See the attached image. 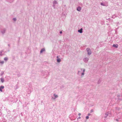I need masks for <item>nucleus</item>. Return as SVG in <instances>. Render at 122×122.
<instances>
[{
  "label": "nucleus",
  "mask_w": 122,
  "mask_h": 122,
  "mask_svg": "<svg viewBox=\"0 0 122 122\" xmlns=\"http://www.w3.org/2000/svg\"><path fill=\"white\" fill-rule=\"evenodd\" d=\"M85 70L84 68H79L78 70L77 74L79 75H80L81 74V77H82L84 76L85 74Z\"/></svg>",
  "instance_id": "obj_1"
},
{
  "label": "nucleus",
  "mask_w": 122,
  "mask_h": 122,
  "mask_svg": "<svg viewBox=\"0 0 122 122\" xmlns=\"http://www.w3.org/2000/svg\"><path fill=\"white\" fill-rule=\"evenodd\" d=\"M42 74L43 76H44L45 77L48 76L49 75V73L47 71H43Z\"/></svg>",
  "instance_id": "obj_2"
},
{
  "label": "nucleus",
  "mask_w": 122,
  "mask_h": 122,
  "mask_svg": "<svg viewBox=\"0 0 122 122\" xmlns=\"http://www.w3.org/2000/svg\"><path fill=\"white\" fill-rule=\"evenodd\" d=\"M86 50L87 52V54L88 55H90L92 53V52L90 49L89 48H87Z\"/></svg>",
  "instance_id": "obj_3"
},
{
  "label": "nucleus",
  "mask_w": 122,
  "mask_h": 122,
  "mask_svg": "<svg viewBox=\"0 0 122 122\" xmlns=\"http://www.w3.org/2000/svg\"><path fill=\"white\" fill-rule=\"evenodd\" d=\"M57 3V1L55 0L53 2V6L54 7V8L55 9V5Z\"/></svg>",
  "instance_id": "obj_4"
},
{
  "label": "nucleus",
  "mask_w": 122,
  "mask_h": 122,
  "mask_svg": "<svg viewBox=\"0 0 122 122\" xmlns=\"http://www.w3.org/2000/svg\"><path fill=\"white\" fill-rule=\"evenodd\" d=\"M89 60V58L87 57L84 58H83V60L84 62L86 63Z\"/></svg>",
  "instance_id": "obj_5"
},
{
  "label": "nucleus",
  "mask_w": 122,
  "mask_h": 122,
  "mask_svg": "<svg viewBox=\"0 0 122 122\" xmlns=\"http://www.w3.org/2000/svg\"><path fill=\"white\" fill-rule=\"evenodd\" d=\"M6 29L5 28L1 29V32L2 34H4L5 32Z\"/></svg>",
  "instance_id": "obj_6"
},
{
  "label": "nucleus",
  "mask_w": 122,
  "mask_h": 122,
  "mask_svg": "<svg viewBox=\"0 0 122 122\" xmlns=\"http://www.w3.org/2000/svg\"><path fill=\"white\" fill-rule=\"evenodd\" d=\"M110 115L109 114V113L108 112H107L105 113V115L104 116L106 118L107 117V116H110Z\"/></svg>",
  "instance_id": "obj_7"
},
{
  "label": "nucleus",
  "mask_w": 122,
  "mask_h": 122,
  "mask_svg": "<svg viewBox=\"0 0 122 122\" xmlns=\"http://www.w3.org/2000/svg\"><path fill=\"white\" fill-rule=\"evenodd\" d=\"M81 8L80 6H78L77 8V11H80L81 10Z\"/></svg>",
  "instance_id": "obj_8"
},
{
  "label": "nucleus",
  "mask_w": 122,
  "mask_h": 122,
  "mask_svg": "<svg viewBox=\"0 0 122 122\" xmlns=\"http://www.w3.org/2000/svg\"><path fill=\"white\" fill-rule=\"evenodd\" d=\"M45 51V49L44 48H43L42 49H41V50L40 51V54H41L43 51Z\"/></svg>",
  "instance_id": "obj_9"
},
{
  "label": "nucleus",
  "mask_w": 122,
  "mask_h": 122,
  "mask_svg": "<svg viewBox=\"0 0 122 122\" xmlns=\"http://www.w3.org/2000/svg\"><path fill=\"white\" fill-rule=\"evenodd\" d=\"M83 29L82 28H81L80 30H78V32L80 33H82V32Z\"/></svg>",
  "instance_id": "obj_10"
},
{
  "label": "nucleus",
  "mask_w": 122,
  "mask_h": 122,
  "mask_svg": "<svg viewBox=\"0 0 122 122\" xmlns=\"http://www.w3.org/2000/svg\"><path fill=\"white\" fill-rule=\"evenodd\" d=\"M56 58H58L57 59V61L58 62H60L61 61V59L60 58H58V56H57Z\"/></svg>",
  "instance_id": "obj_11"
},
{
  "label": "nucleus",
  "mask_w": 122,
  "mask_h": 122,
  "mask_svg": "<svg viewBox=\"0 0 122 122\" xmlns=\"http://www.w3.org/2000/svg\"><path fill=\"white\" fill-rule=\"evenodd\" d=\"M53 96L54 97V99H56L58 97V95L55 94H54Z\"/></svg>",
  "instance_id": "obj_12"
},
{
  "label": "nucleus",
  "mask_w": 122,
  "mask_h": 122,
  "mask_svg": "<svg viewBox=\"0 0 122 122\" xmlns=\"http://www.w3.org/2000/svg\"><path fill=\"white\" fill-rule=\"evenodd\" d=\"M4 88V86H1L0 87V91L2 92V89H3Z\"/></svg>",
  "instance_id": "obj_13"
},
{
  "label": "nucleus",
  "mask_w": 122,
  "mask_h": 122,
  "mask_svg": "<svg viewBox=\"0 0 122 122\" xmlns=\"http://www.w3.org/2000/svg\"><path fill=\"white\" fill-rule=\"evenodd\" d=\"M113 46L116 48H117L118 47V45L117 44H113Z\"/></svg>",
  "instance_id": "obj_14"
},
{
  "label": "nucleus",
  "mask_w": 122,
  "mask_h": 122,
  "mask_svg": "<svg viewBox=\"0 0 122 122\" xmlns=\"http://www.w3.org/2000/svg\"><path fill=\"white\" fill-rule=\"evenodd\" d=\"M1 81L3 83L4 81V80L3 78H1L0 79Z\"/></svg>",
  "instance_id": "obj_15"
},
{
  "label": "nucleus",
  "mask_w": 122,
  "mask_h": 122,
  "mask_svg": "<svg viewBox=\"0 0 122 122\" xmlns=\"http://www.w3.org/2000/svg\"><path fill=\"white\" fill-rule=\"evenodd\" d=\"M4 61H1L0 60V63L1 64H4Z\"/></svg>",
  "instance_id": "obj_16"
},
{
  "label": "nucleus",
  "mask_w": 122,
  "mask_h": 122,
  "mask_svg": "<svg viewBox=\"0 0 122 122\" xmlns=\"http://www.w3.org/2000/svg\"><path fill=\"white\" fill-rule=\"evenodd\" d=\"M8 60V58L6 57H5L4 58V60H5V61H7Z\"/></svg>",
  "instance_id": "obj_17"
},
{
  "label": "nucleus",
  "mask_w": 122,
  "mask_h": 122,
  "mask_svg": "<svg viewBox=\"0 0 122 122\" xmlns=\"http://www.w3.org/2000/svg\"><path fill=\"white\" fill-rule=\"evenodd\" d=\"M3 52V51H1L0 52V55L2 56V53Z\"/></svg>",
  "instance_id": "obj_18"
},
{
  "label": "nucleus",
  "mask_w": 122,
  "mask_h": 122,
  "mask_svg": "<svg viewBox=\"0 0 122 122\" xmlns=\"http://www.w3.org/2000/svg\"><path fill=\"white\" fill-rule=\"evenodd\" d=\"M13 20H14L15 21L16 20V18H14L13 19Z\"/></svg>",
  "instance_id": "obj_19"
},
{
  "label": "nucleus",
  "mask_w": 122,
  "mask_h": 122,
  "mask_svg": "<svg viewBox=\"0 0 122 122\" xmlns=\"http://www.w3.org/2000/svg\"><path fill=\"white\" fill-rule=\"evenodd\" d=\"M101 5H103V6H104L105 5L104 4H103V3H101Z\"/></svg>",
  "instance_id": "obj_20"
},
{
  "label": "nucleus",
  "mask_w": 122,
  "mask_h": 122,
  "mask_svg": "<svg viewBox=\"0 0 122 122\" xmlns=\"http://www.w3.org/2000/svg\"><path fill=\"white\" fill-rule=\"evenodd\" d=\"M120 108H117V107H116V110H119L120 109Z\"/></svg>",
  "instance_id": "obj_21"
},
{
  "label": "nucleus",
  "mask_w": 122,
  "mask_h": 122,
  "mask_svg": "<svg viewBox=\"0 0 122 122\" xmlns=\"http://www.w3.org/2000/svg\"><path fill=\"white\" fill-rule=\"evenodd\" d=\"M86 119H88L89 118V117L88 116H86Z\"/></svg>",
  "instance_id": "obj_22"
},
{
  "label": "nucleus",
  "mask_w": 122,
  "mask_h": 122,
  "mask_svg": "<svg viewBox=\"0 0 122 122\" xmlns=\"http://www.w3.org/2000/svg\"><path fill=\"white\" fill-rule=\"evenodd\" d=\"M93 109H91V112H91H91H93Z\"/></svg>",
  "instance_id": "obj_23"
},
{
  "label": "nucleus",
  "mask_w": 122,
  "mask_h": 122,
  "mask_svg": "<svg viewBox=\"0 0 122 122\" xmlns=\"http://www.w3.org/2000/svg\"><path fill=\"white\" fill-rule=\"evenodd\" d=\"M81 115V114L80 113H79L78 114V115L79 116H80Z\"/></svg>",
  "instance_id": "obj_24"
},
{
  "label": "nucleus",
  "mask_w": 122,
  "mask_h": 122,
  "mask_svg": "<svg viewBox=\"0 0 122 122\" xmlns=\"http://www.w3.org/2000/svg\"><path fill=\"white\" fill-rule=\"evenodd\" d=\"M52 99H54V97H52Z\"/></svg>",
  "instance_id": "obj_25"
},
{
  "label": "nucleus",
  "mask_w": 122,
  "mask_h": 122,
  "mask_svg": "<svg viewBox=\"0 0 122 122\" xmlns=\"http://www.w3.org/2000/svg\"><path fill=\"white\" fill-rule=\"evenodd\" d=\"M91 115V114L90 113H88V116H89Z\"/></svg>",
  "instance_id": "obj_26"
},
{
  "label": "nucleus",
  "mask_w": 122,
  "mask_h": 122,
  "mask_svg": "<svg viewBox=\"0 0 122 122\" xmlns=\"http://www.w3.org/2000/svg\"><path fill=\"white\" fill-rule=\"evenodd\" d=\"M62 33V31H60V33L61 34Z\"/></svg>",
  "instance_id": "obj_27"
},
{
  "label": "nucleus",
  "mask_w": 122,
  "mask_h": 122,
  "mask_svg": "<svg viewBox=\"0 0 122 122\" xmlns=\"http://www.w3.org/2000/svg\"><path fill=\"white\" fill-rule=\"evenodd\" d=\"M78 118L79 119H80L81 118V117H78Z\"/></svg>",
  "instance_id": "obj_28"
},
{
  "label": "nucleus",
  "mask_w": 122,
  "mask_h": 122,
  "mask_svg": "<svg viewBox=\"0 0 122 122\" xmlns=\"http://www.w3.org/2000/svg\"><path fill=\"white\" fill-rule=\"evenodd\" d=\"M116 120L117 121H118L119 120L118 119H116Z\"/></svg>",
  "instance_id": "obj_29"
}]
</instances>
